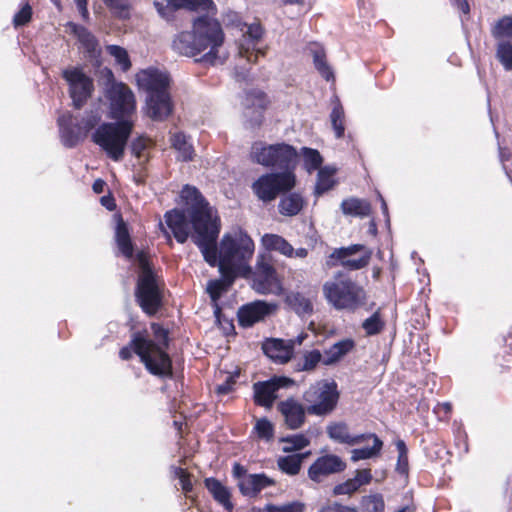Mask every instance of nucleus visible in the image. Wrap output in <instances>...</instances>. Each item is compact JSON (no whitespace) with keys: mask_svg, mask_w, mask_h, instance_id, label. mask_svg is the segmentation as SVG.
I'll use <instances>...</instances> for the list:
<instances>
[{"mask_svg":"<svg viewBox=\"0 0 512 512\" xmlns=\"http://www.w3.org/2000/svg\"><path fill=\"white\" fill-rule=\"evenodd\" d=\"M62 75L69 84L73 105L75 108H81L94 90L93 80L79 67L67 68L63 70Z\"/></svg>","mask_w":512,"mask_h":512,"instance_id":"15","label":"nucleus"},{"mask_svg":"<svg viewBox=\"0 0 512 512\" xmlns=\"http://www.w3.org/2000/svg\"><path fill=\"white\" fill-rule=\"evenodd\" d=\"M292 380L286 377H277L266 382L254 384V396L257 404L264 407H271L276 399V391L279 388L287 387Z\"/></svg>","mask_w":512,"mask_h":512,"instance_id":"21","label":"nucleus"},{"mask_svg":"<svg viewBox=\"0 0 512 512\" xmlns=\"http://www.w3.org/2000/svg\"><path fill=\"white\" fill-rule=\"evenodd\" d=\"M105 5L120 18H127L129 15V4L127 0H102Z\"/></svg>","mask_w":512,"mask_h":512,"instance_id":"53","label":"nucleus"},{"mask_svg":"<svg viewBox=\"0 0 512 512\" xmlns=\"http://www.w3.org/2000/svg\"><path fill=\"white\" fill-rule=\"evenodd\" d=\"M133 126L132 120L103 123L93 132L92 141L105 151L109 158L120 161L124 157Z\"/></svg>","mask_w":512,"mask_h":512,"instance_id":"5","label":"nucleus"},{"mask_svg":"<svg viewBox=\"0 0 512 512\" xmlns=\"http://www.w3.org/2000/svg\"><path fill=\"white\" fill-rule=\"evenodd\" d=\"M327 434L330 439L341 444L350 446L360 444L366 441V435H352L349 432L348 426L343 422H333L327 426Z\"/></svg>","mask_w":512,"mask_h":512,"instance_id":"26","label":"nucleus"},{"mask_svg":"<svg viewBox=\"0 0 512 512\" xmlns=\"http://www.w3.org/2000/svg\"><path fill=\"white\" fill-rule=\"evenodd\" d=\"M346 469V463L337 455L327 454L315 460L308 469V476L314 482H321L331 474Z\"/></svg>","mask_w":512,"mask_h":512,"instance_id":"18","label":"nucleus"},{"mask_svg":"<svg viewBox=\"0 0 512 512\" xmlns=\"http://www.w3.org/2000/svg\"><path fill=\"white\" fill-rule=\"evenodd\" d=\"M336 172L337 169L333 166H325L319 169L314 191L317 196L324 194L336 185Z\"/></svg>","mask_w":512,"mask_h":512,"instance_id":"33","label":"nucleus"},{"mask_svg":"<svg viewBox=\"0 0 512 512\" xmlns=\"http://www.w3.org/2000/svg\"><path fill=\"white\" fill-rule=\"evenodd\" d=\"M344 109L338 99H335L333 108L330 114V120L337 138H341L344 135Z\"/></svg>","mask_w":512,"mask_h":512,"instance_id":"41","label":"nucleus"},{"mask_svg":"<svg viewBox=\"0 0 512 512\" xmlns=\"http://www.w3.org/2000/svg\"><path fill=\"white\" fill-rule=\"evenodd\" d=\"M497 58L506 70H512V43L500 42L497 47Z\"/></svg>","mask_w":512,"mask_h":512,"instance_id":"51","label":"nucleus"},{"mask_svg":"<svg viewBox=\"0 0 512 512\" xmlns=\"http://www.w3.org/2000/svg\"><path fill=\"white\" fill-rule=\"evenodd\" d=\"M246 279L258 294L279 296L284 291L282 279L265 253H258L255 267H251V274Z\"/></svg>","mask_w":512,"mask_h":512,"instance_id":"10","label":"nucleus"},{"mask_svg":"<svg viewBox=\"0 0 512 512\" xmlns=\"http://www.w3.org/2000/svg\"><path fill=\"white\" fill-rule=\"evenodd\" d=\"M272 485H274L273 479L265 474H251L240 481L239 488L245 496H256L260 491Z\"/></svg>","mask_w":512,"mask_h":512,"instance_id":"27","label":"nucleus"},{"mask_svg":"<svg viewBox=\"0 0 512 512\" xmlns=\"http://www.w3.org/2000/svg\"><path fill=\"white\" fill-rule=\"evenodd\" d=\"M310 51L313 55V62L317 71L321 74L323 78L327 81L334 79V74L330 66L327 64L325 59V53L321 46L317 44H313L310 47Z\"/></svg>","mask_w":512,"mask_h":512,"instance_id":"36","label":"nucleus"},{"mask_svg":"<svg viewBox=\"0 0 512 512\" xmlns=\"http://www.w3.org/2000/svg\"><path fill=\"white\" fill-rule=\"evenodd\" d=\"M261 245L267 251H277L286 257H293L294 248L283 237L276 234H264Z\"/></svg>","mask_w":512,"mask_h":512,"instance_id":"30","label":"nucleus"},{"mask_svg":"<svg viewBox=\"0 0 512 512\" xmlns=\"http://www.w3.org/2000/svg\"><path fill=\"white\" fill-rule=\"evenodd\" d=\"M104 97L108 103V117L117 121L131 120L136 112V98L128 85L113 79L107 84Z\"/></svg>","mask_w":512,"mask_h":512,"instance_id":"9","label":"nucleus"},{"mask_svg":"<svg viewBox=\"0 0 512 512\" xmlns=\"http://www.w3.org/2000/svg\"><path fill=\"white\" fill-rule=\"evenodd\" d=\"M151 329L154 340L141 333H135L130 345L120 350V358L128 360L134 351L151 374L161 377L170 376L172 364L165 351L168 346V332L156 323L151 325Z\"/></svg>","mask_w":512,"mask_h":512,"instance_id":"3","label":"nucleus"},{"mask_svg":"<svg viewBox=\"0 0 512 512\" xmlns=\"http://www.w3.org/2000/svg\"><path fill=\"white\" fill-rule=\"evenodd\" d=\"M453 3L457 6V8L462 11L464 14L469 13V5L466 0H452Z\"/></svg>","mask_w":512,"mask_h":512,"instance_id":"61","label":"nucleus"},{"mask_svg":"<svg viewBox=\"0 0 512 512\" xmlns=\"http://www.w3.org/2000/svg\"><path fill=\"white\" fill-rule=\"evenodd\" d=\"M205 486L219 504L227 511H232L233 504L231 502V494L226 486L214 478L206 479Z\"/></svg>","mask_w":512,"mask_h":512,"instance_id":"29","label":"nucleus"},{"mask_svg":"<svg viewBox=\"0 0 512 512\" xmlns=\"http://www.w3.org/2000/svg\"><path fill=\"white\" fill-rule=\"evenodd\" d=\"M104 185H105L104 181H102V180H100V179L96 180V181L93 183V190H94V192H95V193H97V194L102 193V192H103Z\"/></svg>","mask_w":512,"mask_h":512,"instance_id":"63","label":"nucleus"},{"mask_svg":"<svg viewBox=\"0 0 512 512\" xmlns=\"http://www.w3.org/2000/svg\"><path fill=\"white\" fill-rule=\"evenodd\" d=\"M270 512H304L306 505L300 501L284 503L282 505H267Z\"/></svg>","mask_w":512,"mask_h":512,"instance_id":"54","label":"nucleus"},{"mask_svg":"<svg viewBox=\"0 0 512 512\" xmlns=\"http://www.w3.org/2000/svg\"><path fill=\"white\" fill-rule=\"evenodd\" d=\"M338 397L336 383L326 380L311 385L303 396L308 413L317 416L332 412L336 407Z\"/></svg>","mask_w":512,"mask_h":512,"instance_id":"12","label":"nucleus"},{"mask_svg":"<svg viewBox=\"0 0 512 512\" xmlns=\"http://www.w3.org/2000/svg\"><path fill=\"white\" fill-rule=\"evenodd\" d=\"M167 6L173 9L206 11L207 13L215 11L212 0H167Z\"/></svg>","mask_w":512,"mask_h":512,"instance_id":"34","label":"nucleus"},{"mask_svg":"<svg viewBox=\"0 0 512 512\" xmlns=\"http://www.w3.org/2000/svg\"><path fill=\"white\" fill-rule=\"evenodd\" d=\"M235 383L234 376L230 375L227 377L225 383L218 385L216 391L218 394H228Z\"/></svg>","mask_w":512,"mask_h":512,"instance_id":"59","label":"nucleus"},{"mask_svg":"<svg viewBox=\"0 0 512 512\" xmlns=\"http://www.w3.org/2000/svg\"><path fill=\"white\" fill-rule=\"evenodd\" d=\"M295 185V175L292 171L267 173L260 176L253 184L252 190L263 202L274 200L282 191L289 190Z\"/></svg>","mask_w":512,"mask_h":512,"instance_id":"13","label":"nucleus"},{"mask_svg":"<svg viewBox=\"0 0 512 512\" xmlns=\"http://www.w3.org/2000/svg\"><path fill=\"white\" fill-rule=\"evenodd\" d=\"M87 2L88 0H81L79 2H76L77 8L84 19H86L89 15L87 9Z\"/></svg>","mask_w":512,"mask_h":512,"instance_id":"60","label":"nucleus"},{"mask_svg":"<svg viewBox=\"0 0 512 512\" xmlns=\"http://www.w3.org/2000/svg\"><path fill=\"white\" fill-rule=\"evenodd\" d=\"M303 158V166L308 173H312L317 169H320L323 163V158L320 153L312 148L304 147L301 150Z\"/></svg>","mask_w":512,"mask_h":512,"instance_id":"43","label":"nucleus"},{"mask_svg":"<svg viewBox=\"0 0 512 512\" xmlns=\"http://www.w3.org/2000/svg\"><path fill=\"white\" fill-rule=\"evenodd\" d=\"M341 209L345 215L365 217L370 214L371 206L365 200L349 198L342 202Z\"/></svg>","mask_w":512,"mask_h":512,"instance_id":"35","label":"nucleus"},{"mask_svg":"<svg viewBox=\"0 0 512 512\" xmlns=\"http://www.w3.org/2000/svg\"><path fill=\"white\" fill-rule=\"evenodd\" d=\"M305 338V334H300L297 338L287 341L277 338L267 339L262 344V350L274 362L284 364L291 359L295 345H301Z\"/></svg>","mask_w":512,"mask_h":512,"instance_id":"17","label":"nucleus"},{"mask_svg":"<svg viewBox=\"0 0 512 512\" xmlns=\"http://www.w3.org/2000/svg\"><path fill=\"white\" fill-rule=\"evenodd\" d=\"M323 295L337 310L354 311L362 306L366 299L363 288L347 278L326 281L323 284Z\"/></svg>","mask_w":512,"mask_h":512,"instance_id":"7","label":"nucleus"},{"mask_svg":"<svg viewBox=\"0 0 512 512\" xmlns=\"http://www.w3.org/2000/svg\"><path fill=\"white\" fill-rule=\"evenodd\" d=\"M283 452L289 453L297 450H301L309 445V439L303 434L293 435L291 437L283 438L282 440Z\"/></svg>","mask_w":512,"mask_h":512,"instance_id":"46","label":"nucleus"},{"mask_svg":"<svg viewBox=\"0 0 512 512\" xmlns=\"http://www.w3.org/2000/svg\"><path fill=\"white\" fill-rule=\"evenodd\" d=\"M101 115L98 112L86 113L81 122L73 126V117L65 113L58 118L62 142L67 147L75 146L89 131L98 125Z\"/></svg>","mask_w":512,"mask_h":512,"instance_id":"14","label":"nucleus"},{"mask_svg":"<svg viewBox=\"0 0 512 512\" xmlns=\"http://www.w3.org/2000/svg\"><path fill=\"white\" fill-rule=\"evenodd\" d=\"M172 146L178 152V158L183 161H189L193 157V148L190 143H188L186 136L182 133H176L171 138Z\"/></svg>","mask_w":512,"mask_h":512,"instance_id":"40","label":"nucleus"},{"mask_svg":"<svg viewBox=\"0 0 512 512\" xmlns=\"http://www.w3.org/2000/svg\"><path fill=\"white\" fill-rule=\"evenodd\" d=\"M240 36L236 40L239 66L246 70L255 63L259 55H264L265 50L260 47L263 30L258 23L239 25Z\"/></svg>","mask_w":512,"mask_h":512,"instance_id":"11","label":"nucleus"},{"mask_svg":"<svg viewBox=\"0 0 512 512\" xmlns=\"http://www.w3.org/2000/svg\"><path fill=\"white\" fill-rule=\"evenodd\" d=\"M276 305L266 301L257 300L242 306L238 311V320L241 326L250 327L262 321L276 310Z\"/></svg>","mask_w":512,"mask_h":512,"instance_id":"20","label":"nucleus"},{"mask_svg":"<svg viewBox=\"0 0 512 512\" xmlns=\"http://www.w3.org/2000/svg\"><path fill=\"white\" fill-rule=\"evenodd\" d=\"M250 156L253 162L262 166L293 172L298 154L291 145L285 143L266 144L259 141L252 145Z\"/></svg>","mask_w":512,"mask_h":512,"instance_id":"8","label":"nucleus"},{"mask_svg":"<svg viewBox=\"0 0 512 512\" xmlns=\"http://www.w3.org/2000/svg\"><path fill=\"white\" fill-rule=\"evenodd\" d=\"M362 328L366 335H376L384 328V321L382 320L380 313L376 311L373 315L363 321Z\"/></svg>","mask_w":512,"mask_h":512,"instance_id":"48","label":"nucleus"},{"mask_svg":"<svg viewBox=\"0 0 512 512\" xmlns=\"http://www.w3.org/2000/svg\"><path fill=\"white\" fill-rule=\"evenodd\" d=\"M304 200L301 195L293 193L281 199L279 202V212L282 215H297L303 208Z\"/></svg>","mask_w":512,"mask_h":512,"instance_id":"37","label":"nucleus"},{"mask_svg":"<svg viewBox=\"0 0 512 512\" xmlns=\"http://www.w3.org/2000/svg\"><path fill=\"white\" fill-rule=\"evenodd\" d=\"M137 262L140 274L136 296L141 308L147 314L152 315L158 311L162 303V284L158 276L152 271L144 252L137 254Z\"/></svg>","mask_w":512,"mask_h":512,"instance_id":"6","label":"nucleus"},{"mask_svg":"<svg viewBox=\"0 0 512 512\" xmlns=\"http://www.w3.org/2000/svg\"><path fill=\"white\" fill-rule=\"evenodd\" d=\"M278 409L290 429H297L304 423L305 409L298 401L287 399L279 403Z\"/></svg>","mask_w":512,"mask_h":512,"instance_id":"24","label":"nucleus"},{"mask_svg":"<svg viewBox=\"0 0 512 512\" xmlns=\"http://www.w3.org/2000/svg\"><path fill=\"white\" fill-rule=\"evenodd\" d=\"M173 104L169 90L147 95L146 114L153 120H164L172 112Z\"/></svg>","mask_w":512,"mask_h":512,"instance_id":"22","label":"nucleus"},{"mask_svg":"<svg viewBox=\"0 0 512 512\" xmlns=\"http://www.w3.org/2000/svg\"><path fill=\"white\" fill-rule=\"evenodd\" d=\"M180 196L186 206L185 211L174 209L166 212L165 222L176 240L184 243L192 230L194 231L193 238L195 239L194 216H200L203 210L209 211L212 217L215 216L213 215L212 208L209 207L195 187L185 186Z\"/></svg>","mask_w":512,"mask_h":512,"instance_id":"4","label":"nucleus"},{"mask_svg":"<svg viewBox=\"0 0 512 512\" xmlns=\"http://www.w3.org/2000/svg\"><path fill=\"white\" fill-rule=\"evenodd\" d=\"M254 429L262 439L269 440L273 437V425L267 419L257 420Z\"/></svg>","mask_w":512,"mask_h":512,"instance_id":"55","label":"nucleus"},{"mask_svg":"<svg viewBox=\"0 0 512 512\" xmlns=\"http://www.w3.org/2000/svg\"><path fill=\"white\" fill-rule=\"evenodd\" d=\"M195 243L205 261L212 267L218 266L221 275L228 279L247 278L251 274V260L255 253V243L246 231L235 228L224 233L216 244L220 232L218 217H212L203 210L194 216Z\"/></svg>","mask_w":512,"mask_h":512,"instance_id":"1","label":"nucleus"},{"mask_svg":"<svg viewBox=\"0 0 512 512\" xmlns=\"http://www.w3.org/2000/svg\"><path fill=\"white\" fill-rule=\"evenodd\" d=\"M143 148H144V143L142 142V140H139V141L133 143V145H132V152L136 156H140L141 150Z\"/></svg>","mask_w":512,"mask_h":512,"instance_id":"62","label":"nucleus"},{"mask_svg":"<svg viewBox=\"0 0 512 512\" xmlns=\"http://www.w3.org/2000/svg\"><path fill=\"white\" fill-rule=\"evenodd\" d=\"M224 33L220 23L206 15L193 22V32H182L173 41L174 49L185 56L202 54L200 61L211 65L222 64L227 53L223 49Z\"/></svg>","mask_w":512,"mask_h":512,"instance_id":"2","label":"nucleus"},{"mask_svg":"<svg viewBox=\"0 0 512 512\" xmlns=\"http://www.w3.org/2000/svg\"><path fill=\"white\" fill-rule=\"evenodd\" d=\"M355 347L354 340L350 338L343 339L333 344L324 352L323 364L332 365L340 361L344 356L350 353Z\"/></svg>","mask_w":512,"mask_h":512,"instance_id":"28","label":"nucleus"},{"mask_svg":"<svg viewBox=\"0 0 512 512\" xmlns=\"http://www.w3.org/2000/svg\"><path fill=\"white\" fill-rule=\"evenodd\" d=\"M372 481V473L370 469L356 470L355 476L333 488V495H352L357 492L360 487L370 484Z\"/></svg>","mask_w":512,"mask_h":512,"instance_id":"25","label":"nucleus"},{"mask_svg":"<svg viewBox=\"0 0 512 512\" xmlns=\"http://www.w3.org/2000/svg\"><path fill=\"white\" fill-rule=\"evenodd\" d=\"M396 448L398 451V459L396 464V471L402 475H407L409 464H408V450L406 444L402 440L396 442Z\"/></svg>","mask_w":512,"mask_h":512,"instance_id":"50","label":"nucleus"},{"mask_svg":"<svg viewBox=\"0 0 512 512\" xmlns=\"http://www.w3.org/2000/svg\"><path fill=\"white\" fill-rule=\"evenodd\" d=\"M303 455L294 454L280 457L277 461L278 467L281 471L289 475H296L299 473Z\"/></svg>","mask_w":512,"mask_h":512,"instance_id":"42","label":"nucleus"},{"mask_svg":"<svg viewBox=\"0 0 512 512\" xmlns=\"http://www.w3.org/2000/svg\"><path fill=\"white\" fill-rule=\"evenodd\" d=\"M221 276V279L211 280L207 284V292L215 304L221 297L222 293L225 292L235 281V279H228L225 275Z\"/></svg>","mask_w":512,"mask_h":512,"instance_id":"44","label":"nucleus"},{"mask_svg":"<svg viewBox=\"0 0 512 512\" xmlns=\"http://www.w3.org/2000/svg\"><path fill=\"white\" fill-rule=\"evenodd\" d=\"M366 440H372V446L371 447H364V448H355L351 450V461L352 462H358L360 460H367L372 459L377 456H379L382 447L383 442L382 440L376 436L375 434H365Z\"/></svg>","mask_w":512,"mask_h":512,"instance_id":"31","label":"nucleus"},{"mask_svg":"<svg viewBox=\"0 0 512 512\" xmlns=\"http://www.w3.org/2000/svg\"><path fill=\"white\" fill-rule=\"evenodd\" d=\"M372 252L361 245H352L335 250L330 258L338 259L342 266L357 270L365 267L371 258Z\"/></svg>","mask_w":512,"mask_h":512,"instance_id":"19","label":"nucleus"},{"mask_svg":"<svg viewBox=\"0 0 512 512\" xmlns=\"http://www.w3.org/2000/svg\"><path fill=\"white\" fill-rule=\"evenodd\" d=\"M285 301L299 315L309 314L313 310L311 301L299 292L287 294Z\"/></svg>","mask_w":512,"mask_h":512,"instance_id":"38","label":"nucleus"},{"mask_svg":"<svg viewBox=\"0 0 512 512\" xmlns=\"http://www.w3.org/2000/svg\"><path fill=\"white\" fill-rule=\"evenodd\" d=\"M267 100L262 92L255 91L247 93L244 100V116L248 119L251 126L259 125L263 118Z\"/></svg>","mask_w":512,"mask_h":512,"instance_id":"23","label":"nucleus"},{"mask_svg":"<svg viewBox=\"0 0 512 512\" xmlns=\"http://www.w3.org/2000/svg\"><path fill=\"white\" fill-rule=\"evenodd\" d=\"M385 502L381 494L375 493L362 497V512H384Z\"/></svg>","mask_w":512,"mask_h":512,"instance_id":"45","label":"nucleus"},{"mask_svg":"<svg viewBox=\"0 0 512 512\" xmlns=\"http://www.w3.org/2000/svg\"><path fill=\"white\" fill-rule=\"evenodd\" d=\"M324 355L319 350L306 351L303 355V362L299 364V371L313 370L320 362L323 363Z\"/></svg>","mask_w":512,"mask_h":512,"instance_id":"49","label":"nucleus"},{"mask_svg":"<svg viewBox=\"0 0 512 512\" xmlns=\"http://www.w3.org/2000/svg\"><path fill=\"white\" fill-rule=\"evenodd\" d=\"M71 32L78 38L82 47L90 54V56H97L100 53L99 45L95 37L84 27L69 24Z\"/></svg>","mask_w":512,"mask_h":512,"instance_id":"32","label":"nucleus"},{"mask_svg":"<svg viewBox=\"0 0 512 512\" xmlns=\"http://www.w3.org/2000/svg\"><path fill=\"white\" fill-rule=\"evenodd\" d=\"M32 16L31 6L26 3L21 10L14 16L13 22L15 26H22L28 23Z\"/></svg>","mask_w":512,"mask_h":512,"instance_id":"56","label":"nucleus"},{"mask_svg":"<svg viewBox=\"0 0 512 512\" xmlns=\"http://www.w3.org/2000/svg\"><path fill=\"white\" fill-rule=\"evenodd\" d=\"M319 512H357V508L332 502L324 505Z\"/></svg>","mask_w":512,"mask_h":512,"instance_id":"58","label":"nucleus"},{"mask_svg":"<svg viewBox=\"0 0 512 512\" xmlns=\"http://www.w3.org/2000/svg\"><path fill=\"white\" fill-rule=\"evenodd\" d=\"M107 52L115 59L116 63L123 71H127L131 67V61L127 51L117 45L107 46Z\"/></svg>","mask_w":512,"mask_h":512,"instance_id":"47","label":"nucleus"},{"mask_svg":"<svg viewBox=\"0 0 512 512\" xmlns=\"http://www.w3.org/2000/svg\"><path fill=\"white\" fill-rule=\"evenodd\" d=\"M175 477H177L180 481L181 488L184 492H189L192 490V483L190 480L189 474L186 472L185 469L181 467H175L173 469Z\"/></svg>","mask_w":512,"mask_h":512,"instance_id":"57","label":"nucleus"},{"mask_svg":"<svg viewBox=\"0 0 512 512\" xmlns=\"http://www.w3.org/2000/svg\"><path fill=\"white\" fill-rule=\"evenodd\" d=\"M135 80L139 89L144 90L147 95L168 91L171 84L169 73L155 66L139 70L135 74Z\"/></svg>","mask_w":512,"mask_h":512,"instance_id":"16","label":"nucleus"},{"mask_svg":"<svg viewBox=\"0 0 512 512\" xmlns=\"http://www.w3.org/2000/svg\"><path fill=\"white\" fill-rule=\"evenodd\" d=\"M116 242L121 253L128 259L133 256V246L126 224L120 220L116 228Z\"/></svg>","mask_w":512,"mask_h":512,"instance_id":"39","label":"nucleus"},{"mask_svg":"<svg viewBox=\"0 0 512 512\" xmlns=\"http://www.w3.org/2000/svg\"><path fill=\"white\" fill-rule=\"evenodd\" d=\"M308 255V251L306 248H298L294 249V255L293 257L296 258H305Z\"/></svg>","mask_w":512,"mask_h":512,"instance_id":"64","label":"nucleus"},{"mask_svg":"<svg viewBox=\"0 0 512 512\" xmlns=\"http://www.w3.org/2000/svg\"><path fill=\"white\" fill-rule=\"evenodd\" d=\"M492 34L495 38H512V17L505 16L494 26Z\"/></svg>","mask_w":512,"mask_h":512,"instance_id":"52","label":"nucleus"}]
</instances>
